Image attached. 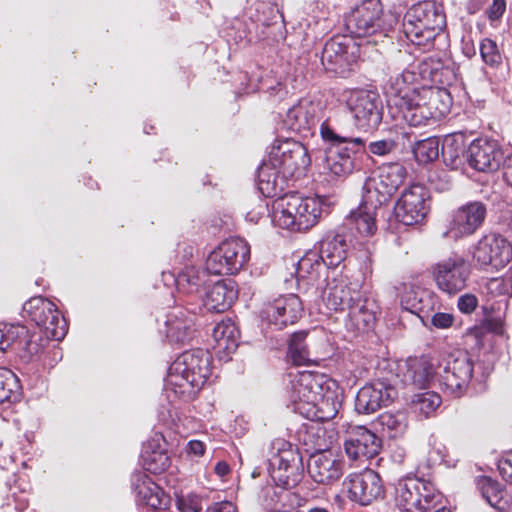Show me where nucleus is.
Masks as SVG:
<instances>
[{"mask_svg":"<svg viewBox=\"0 0 512 512\" xmlns=\"http://www.w3.org/2000/svg\"><path fill=\"white\" fill-rule=\"evenodd\" d=\"M454 316L450 313L437 312L431 317V324L438 329H447L453 325Z\"/></svg>","mask_w":512,"mask_h":512,"instance_id":"nucleus-60","label":"nucleus"},{"mask_svg":"<svg viewBox=\"0 0 512 512\" xmlns=\"http://www.w3.org/2000/svg\"><path fill=\"white\" fill-rule=\"evenodd\" d=\"M210 360V354L202 349L183 352L169 368L168 389L184 401L193 399L211 373Z\"/></svg>","mask_w":512,"mask_h":512,"instance_id":"nucleus-1","label":"nucleus"},{"mask_svg":"<svg viewBox=\"0 0 512 512\" xmlns=\"http://www.w3.org/2000/svg\"><path fill=\"white\" fill-rule=\"evenodd\" d=\"M306 331L295 332L291 335L288 345V356L297 366L308 365L312 362L309 346L306 342Z\"/></svg>","mask_w":512,"mask_h":512,"instance_id":"nucleus-42","label":"nucleus"},{"mask_svg":"<svg viewBox=\"0 0 512 512\" xmlns=\"http://www.w3.org/2000/svg\"><path fill=\"white\" fill-rule=\"evenodd\" d=\"M345 485L349 498L361 505H369L373 501L382 499L385 494L384 485L379 474L372 469L351 474Z\"/></svg>","mask_w":512,"mask_h":512,"instance_id":"nucleus-19","label":"nucleus"},{"mask_svg":"<svg viewBox=\"0 0 512 512\" xmlns=\"http://www.w3.org/2000/svg\"><path fill=\"white\" fill-rule=\"evenodd\" d=\"M441 500L434 485L417 477H406L398 481L395 501L402 512H426Z\"/></svg>","mask_w":512,"mask_h":512,"instance_id":"nucleus-6","label":"nucleus"},{"mask_svg":"<svg viewBox=\"0 0 512 512\" xmlns=\"http://www.w3.org/2000/svg\"><path fill=\"white\" fill-rule=\"evenodd\" d=\"M441 404V398L433 392H424L414 396L412 408L414 412L420 413L425 417L430 416Z\"/></svg>","mask_w":512,"mask_h":512,"instance_id":"nucleus-51","label":"nucleus"},{"mask_svg":"<svg viewBox=\"0 0 512 512\" xmlns=\"http://www.w3.org/2000/svg\"><path fill=\"white\" fill-rule=\"evenodd\" d=\"M383 7L380 0H364L346 18V29L357 38L368 37L382 30Z\"/></svg>","mask_w":512,"mask_h":512,"instance_id":"nucleus-14","label":"nucleus"},{"mask_svg":"<svg viewBox=\"0 0 512 512\" xmlns=\"http://www.w3.org/2000/svg\"><path fill=\"white\" fill-rule=\"evenodd\" d=\"M321 299L328 311L348 310L361 301L359 284L344 277L330 279L321 292Z\"/></svg>","mask_w":512,"mask_h":512,"instance_id":"nucleus-17","label":"nucleus"},{"mask_svg":"<svg viewBox=\"0 0 512 512\" xmlns=\"http://www.w3.org/2000/svg\"><path fill=\"white\" fill-rule=\"evenodd\" d=\"M303 312L300 298L295 294H289L275 299L264 306L261 318L269 325L281 330L289 324H294Z\"/></svg>","mask_w":512,"mask_h":512,"instance_id":"nucleus-21","label":"nucleus"},{"mask_svg":"<svg viewBox=\"0 0 512 512\" xmlns=\"http://www.w3.org/2000/svg\"><path fill=\"white\" fill-rule=\"evenodd\" d=\"M216 348L227 354L234 352L239 343V330L230 319L221 321L213 329Z\"/></svg>","mask_w":512,"mask_h":512,"instance_id":"nucleus-38","label":"nucleus"},{"mask_svg":"<svg viewBox=\"0 0 512 512\" xmlns=\"http://www.w3.org/2000/svg\"><path fill=\"white\" fill-rule=\"evenodd\" d=\"M4 330V349L5 351L15 345L19 349H25L28 353L33 354L37 352V349L32 347L31 342L28 340V331L24 326H14L6 327Z\"/></svg>","mask_w":512,"mask_h":512,"instance_id":"nucleus-46","label":"nucleus"},{"mask_svg":"<svg viewBox=\"0 0 512 512\" xmlns=\"http://www.w3.org/2000/svg\"><path fill=\"white\" fill-rule=\"evenodd\" d=\"M480 489L483 498L491 507L499 511L506 509L505 491L500 483L491 478H483L480 482Z\"/></svg>","mask_w":512,"mask_h":512,"instance_id":"nucleus-43","label":"nucleus"},{"mask_svg":"<svg viewBox=\"0 0 512 512\" xmlns=\"http://www.w3.org/2000/svg\"><path fill=\"white\" fill-rule=\"evenodd\" d=\"M477 304L478 300L476 296L467 293L459 297L457 306L462 313L470 314L476 309Z\"/></svg>","mask_w":512,"mask_h":512,"instance_id":"nucleus-58","label":"nucleus"},{"mask_svg":"<svg viewBox=\"0 0 512 512\" xmlns=\"http://www.w3.org/2000/svg\"><path fill=\"white\" fill-rule=\"evenodd\" d=\"M187 452L188 454L194 455V456H202L205 452V445L203 442L198 440H191L189 441L187 445Z\"/></svg>","mask_w":512,"mask_h":512,"instance_id":"nucleus-62","label":"nucleus"},{"mask_svg":"<svg viewBox=\"0 0 512 512\" xmlns=\"http://www.w3.org/2000/svg\"><path fill=\"white\" fill-rule=\"evenodd\" d=\"M350 48H354L350 39L346 37L332 38L324 45L321 61L323 64L328 63L331 65L330 69L341 68L349 63L353 56V52H349Z\"/></svg>","mask_w":512,"mask_h":512,"instance_id":"nucleus-33","label":"nucleus"},{"mask_svg":"<svg viewBox=\"0 0 512 512\" xmlns=\"http://www.w3.org/2000/svg\"><path fill=\"white\" fill-rule=\"evenodd\" d=\"M268 472L273 482L284 489L296 487L304 475L303 459L298 449L282 438L270 445Z\"/></svg>","mask_w":512,"mask_h":512,"instance_id":"nucleus-5","label":"nucleus"},{"mask_svg":"<svg viewBox=\"0 0 512 512\" xmlns=\"http://www.w3.org/2000/svg\"><path fill=\"white\" fill-rule=\"evenodd\" d=\"M321 212L319 198L289 194L274 201L272 221L283 229L305 231L317 223Z\"/></svg>","mask_w":512,"mask_h":512,"instance_id":"nucleus-4","label":"nucleus"},{"mask_svg":"<svg viewBox=\"0 0 512 512\" xmlns=\"http://www.w3.org/2000/svg\"><path fill=\"white\" fill-rule=\"evenodd\" d=\"M177 508L181 512H201L202 498L195 493L181 494L177 496Z\"/></svg>","mask_w":512,"mask_h":512,"instance_id":"nucleus-55","label":"nucleus"},{"mask_svg":"<svg viewBox=\"0 0 512 512\" xmlns=\"http://www.w3.org/2000/svg\"><path fill=\"white\" fill-rule=\"evenodd\" d=\"M141 457L144 469L153 474L162 473L170 466V458L167 452L159 446L156 447L153 443L144 447Z\"/></svg>","mask_w":512,"mask_h":512,"instance_id":"nucleus-41","label":"nucleus"},{"mask_svg":"<svg viewBox=\"0 0 512 512\" xmlns=\"http://www.w3.org/2000/svg\"><path fill=\"white\" fill-rule=\"evenodd\" d=\"M480 53L482 60L491 67H497L501 64L502 58L498 51L495 41L484 39L480 44Z\"/></svg>","mask_w":512,"mask_h":512,"instance_id":"nucleus-54","label":"nucleus"},{"mask_svg":"<svg viewBox=\"0 0 512 512\" xmlns=\"http://www.w3.org/2000/svg\"><path fill=\"white\" fill-rule=\"evenodd\" d=\"M470 272L469 263L462 256L453 255L435 264L433 278L441 291L453 295L466 287Z\"/></svg>","mask_w":512,"mask_h":512,"instance_id":"nucleus-13","label":"nucleus"},{"mask_svg":"<svg viewBox=\"0 0 512 512\" xmlns=\"http://www.w3.org/2000/svg\"><path fill=\"white\" fill-rule=\"evenodd\" d=\"M132 484L141 503L154 509L161 506L162 490L149 476L141 472L136 473L133 475Z\"/></svg>","mask_w":512,"mask_h":512,"instance_id":"nucleus-34","label":"nucleus"},{"mask_svg":"<svg viewBox=\"0 0 512 512\" xmlns=\"http://www.w3.org/2000/svg\"><path fill=\"white\" fill-rule=\"evenodd\" d=\"M415 80V71L406 70L400 75L391 77L385 86V92L387 95L388 106L393 109L399 103L396 101L398 98H404L406 93L417 91L420 88L412 86V82Z\"/></svg>","mask_w":512,"mask_h":512,"instance_id":"nucleus-36","label":"nucleus"},{"mask_svg":"<svg viewBox=\"0 0 512 512\" xmlns=\"http://www.w3.org/2000/svg\"><path fill=\"white\" fill-rule=\"evenodd\" d=\"M238 297V290L232 279L218 280L208 284L203 304L208 311L224 312Z\"/></svg>","mask_w":512,"mask_h":512,"instance_id":"nucleus-28","label":"nucleus"},{"mask_svg":"<svg viewBox=\"0 0 512 512\" xmlns=\"http://www.w3.org/2000/svg\"><path fill=\"white\" fill-rule=\"evenodd\" d=\"M398 395L391 380L379 378L363 386L356 395L355 409L358 413L370 414L389 405Z\"/></svg>","mask_w":512,"mask_h":512,"instance_id":"nucleus-15","label":"nucleus"},{"mask_svg":"<svg viewBox=\"0 0 512 512\" xmlns=\"http://www.w3.org/2000/svg\"><path fill=\"white\" fill-rule=\"evenodd\" d=\"M229 465L225 462H218L215 466V472L219 475V476H225L229 473Z\"/></svg>","mask_w":512,"mask_h":512,"instance_id":"nucleus-64","label":"nucleus"},{"mask_svg":"<svg viewBox=\"0 0 512 512\" xmlns=\"http://www.w3.org/2000/svg\"><path fill=\"white\" fill-rule=\"evenodd\" d=\"M206 512H237V509L232 502L221 501L209 506Z\"/></svg>","mask_w":512,"mask_h":512,"instance_id":"nucleus-61","label":"nucleus"},{"mask_svg":"<svg viewBox=\"0 0 512 512\" xmlns=\"http://www.w3.org/2000/svg\"><path fill=\"white\" fill-rule=\"evenodd\" d=\"M404 385L426 388L434 375V367L426 357L409 358L399 367Z\"/></svg>","mask_w":512,"mask_h":512,"instance_id":"nucleus-29","label":"nucleus"},{"mask_svg":"<svg viewBox=\"0 0 512 512\" xmlns=\"http://www.w3.org/2000/svg\"><path fill=\"white\" fill-rule=\"evenodd\" d=\"M446 27L443 6L436 1H420L404 15L403 31L412 44L429 49Z\"/></svg>","mask_w":512,"mask_h":512,"instance_id":"nucleus-3","label":"nucleus"},{"mask_svg":"<svg viewBox=\"0 0 512 512\" xmlns=\"http://www.w3.org/2000/svg\"><path fill=\"white\" fill-rule=\"evenodd\" d=\"M503 177L505 181L512 186V154L505 160L503 159Z\"/></svg>","mask_w":512,"mask_h":512,"instance_id":"nucleus-63","label":"nucleus"},{"mask_svg":"<svg viewBox=\"0 0 512 512\" xmlns=\"http://www.w3.org/2000/svg\"><path fill=\"white\" fill-rule=\"evenodd\" d=\"M346 106L352 114L355 124L361 129H375L382 121V100L373 91H350L346 98Z\"/></svg>","mask_w":512,"mask_h":512,"instance_id":"nucleus-10","label":"nucleus"},{"mask_svg":"<svg viewBox=\"0 0 512 512\" xmlns=\"http://www.w3.org/2000/svg\"><path fill=\"white\" fill-rule=\"evenodd\" d=\"M506 11V0H492L486 14L491 23L498 22Z\"/></svg>","mask_w":512,"mask_h":512,"instance_id":"nucleus-57","label":"nucleus"},{"mask_svg":"<svg viewBox=\"0 0 512 512\" xmlns=\"http://www.w3.org/2000/svg\"><path fill=\"white\" fill-rule=\"evenodd\" d=\"M208 273L207 269L186 268L176 278L178 290L186 294L199 293L202 287L208 286Z\"/></svg>","mask_w":512,"mask_h":512,"instance_id":"nucleus-39","label":"nucleus"},{"mask_svg":"<svg viewBox=\"0 0 512 512\" xmlns=\"http://www.w3.org/2000/svg\"><path fill=\"white\" fill-rule=\"evenodd\" d=\"M322 261L318 252L309 251L298 262L297 275L300 278H305L314 272H317L322 265Z\"/></svg>","mask_w":512,"mask_h":512,"instance_id":"nucleus-52","label":"nucleus"},{"mask_svg":"<svg viewBox=\"0 0 512 512\" xmlns=\"http://www.w3.org/2000/svg\"><path fill=\"white\" fill-rule=\"evenodd\" d=\"M376 425L381 427L383 432H387L389 437L394 438L405 432L408 425L407 416L401 411L385 412L378 416Z\"/></svg>","mask_w":512,"mask_h":512,"instance_id":"nucleus-44","label":"nucleus"},{"mask_svg":"<svg viewBox=\"0 0 512 512\" xmlns=\"http://www.w3.org/2000/svg\"><path fill=\"white\" fill-rule=\"evenodd\" d=\"M290 388L288 390L292 409L299 414L302 405L315 401L319 393L324 391V377L321 374L310 371H301L289 374Z\"/></svg>","mask_w":512,"mask_h":512,"instance_id":"nucleus-18","label":"nucleus"},{"mask_svg":"<svg viewBox=\"0 0 512 512\" xmlns=\"http://www.w3.org/2000/svg\"><path fill=\"white\" fill-rule=\"evenodd\" d=\"M465 145L454 137H446L442 144V158L446 166L457 170L463 164Z\"/></svg>","mask_w":512,"mask_h":512,"instance_id":"nucleus-45","label":"nucleus"},{"mask_svg":"<svg viewBox=\"0 0 512 512\" xmlns=\"http://www.w3.org/2000/svg\"><path fill=\"white\" fill-rule=\"evenodd\" d=\"M308 471L315 482L329 485L341 478L343 463L331 450L319 451L311 455Z\"/></svg>","mask_w":512,"mask_h":512,"instance_id":"nucleus-27","label":"nucleus"},{"mask_svg":"<svg viewBox=\"0 0 512 512\" xmlns=\"http://www.w3.org/2000/svg\"><path fill=\"white\" fill-rule=\"evenodd\" d=\"M320 135L325 143L329 146L343 147L352 146L363 149L364 140L359 137H352L338 126H336L331 120H326L320 125Z\"/></svg>","mask_w":512,"mask_h":512,"instance_id":"nucleus-37","label":"nucleus"},{"mask_svg":"<svg viewBox=\"0 0 512 512\" xmlns=\"http://www.w3.org/2000/svg\"><path fill=\"white\" fill-rule=\"evenodd\" d=\"M466 159L473 169L480 172H492L500 167L504 155L496 142L478 139L469 145Z\"/></svg>","mask_w":512,"mask_h":512,"instance_id":"nucleus-25","label":"nucleus"},{"mask_svg":"<svg viewBox=\"0 0 512 512\" xmlns=\"http://www.w3.org/2000/svg\"><path fill=\"white\" fill-rule=\"evenodd\" d=\"M498 471L504 480L512 484V451L498 461Z\"/></svg>","mask_w":512,"mask_h":512,"instance_id":"nucleus-59","label":"nucleus"},{"mask_svg":"<svg viewBox=\"0 0 512 512\" xmlns=\"http://www.w3.org/2000/svg\"><path fill=\"white\" fill-rule=\"evenodd\" d=\"M412 150L415 159L419 163L426 164L432 162L439 156V139L436 137H428L417 141Z\"/></svg>","mask_w":512,"mask_h":512,"instance_id":"nucleus-49","label":"nucleus"},{"mask_svg":"<svg viewBox=\"0 0 512 512\" xmlns=\"http://www.w3.org/2000/svg\"><path fill=\"white\" fill-rule=\"evenodd\" d=\"M428 195L421 185L405 189L394 207L396 218L404 225L420 223L428 213Z\"/></svg>","mask_w":512,"mask_h":512,"instance_id":"nucleus-16","label":"nucleus"},{"mask_svg":"<svg viewBox=\"0 0 512 512\" xmlns=\"http://www.w3.org/2000/svg\"><path fill=\"white\" fill-rule=\"evenodd\" d=\"M192 319L167 321V337L177 343H185L192 339L194 334Z\"/></svg>","mask_w":512,"mask_h":512,"instance_id":"nucleus-48","label":"nucleus"},{"mask_svg":"<svg viewBox=\"0 0 512 512\" xmlns=\"http://www.w3.org/2000/svg\"><path fill=\"white\" fill-rule=\"evenodd\" d=\"M381 439L364 426H355L348 431L344 442L346 455L353 461L364 462L379 454Z\"/></svg>","mask_w":512,"mask_h":512,"instance_id":"nucleus-22","label":"nucleus"},{"mask_svg":"<svg viewBox=\"0 0 512 512\" xmlns=\"http://www.w3.org/2000/svg\"><path fill=\"white\" fill-rule=\"evenodd\" d=\"M407 174V169L399 162L381 165L377 174L364 183L366 201L372 205L385 204L404 183Z\"/></svg>","mask_w":512,"mask_h":512,"instance_id":"nucleus-8","label":"nucleus"},{"mask_svg":"<svg viewBox=\"0 0 512 512\" xmlns=\"http://www.w3.org/2000/svg\"><path fill=\"white\" fill-rule=\"evenodd\" d=\"M418 74L422 80L430 81L434 84L444 85L449 82L452 71L444 67L440 60L433 58L423 59L417 66Z\"/></svg>","mask_w":512,"mask_h":512,"instance_id":"nucleus-40","label":"nucleus"},{"mask_svg":"<svg viewBox=\"0 0 512 512\" xmlns=\"http://www.w3.org/2000/svg\"><path fill=\"white\" fill-rule=\"evenodd\" d=\"M348 243L341 234L329 233L320 242L318 252L324 265L329 268L337 267L346 258Z\"/></svg>","mask_w":512,"mask_h":512,"instance_id":"nucleus-32","label":"nucleus"},{"mask_svg":"<svg viewBox=\"0 0 512 512\" xmlns=\"http://www.w3.org/2000/svg\"><path fill=\"white\" fill-rule=\"evenodd\" d=\"M250 258V246L240 237L224 240L207 257L206 269L213 275L238 273Z\"/></svg>","mask_w":512,"mask_h":512,"instance_id":"nucleus-7","label":"nucleus"},{"mask_svg":"<svg viewBox=\"0 0 512 512\" xmlns=\"http://www.w3.org/2000/svg\"><path fill=\"white\" fill-rule=\"evenodd\" d=\"M486 294L493 298L501 297L503 302H506L507 297L510 295L512 285L510 281L504 278H492L485 286Z\"/></svg>","mask_w":512,"mask_h":512,"instance_id":"nucleus-53","label":"nucleus"},{"mask_svg":"<svg viewBox=\"0 0 512 512\" xmlns=\"http://www.w3.org/2000/svg\"><path fill=\"white\" fill-rule=\"evenodd\" d=\"M23 311L44 330L45 336L56 341L62 340L67 333V324L61 318L56 305L41 296L30 298L23 306Z\"/></svg>","mask_w":512,"mask_h":512,"instance_id":"nucleus-11","label":"nucleus"},{"mask_svg":"<svg viewBox=\"0 0 512 512\" xmlns=\"http://www.w3.org/2000/svg\"><path fill=\"white\" fill-rule=\"evenodd\" d=\"M366 152L365 143L363 149L358 147L329 146L326 149L324 167L328 174L335 178H346L358 167V156Z\"/></svg>","mask_w":512,"mask_h":512,"instance_id":"nucleus-24","label":"nucleus"},{"mask_svg":"<svg viewBox=\"0 0 512 512\" xmlns=\"http://www.w3.org/2000/svg\"><path fill=\"white\" fill-rule=\"evenodd\" d=\"M288 178L273 166L271 160H265L258 169L257 185L265 197L279 196L287 186Z\"/></svg>","mask_w":512,"mask_h":512,"instance_id":"nucleus-30","label":"nucleus"},{"mask_svg":"<svg viewBox=\"0 0 512 512\" xmlns=\"http://www.w3.org/2000/svg\"><path fill=\"white\" fill-rule=\"evenodd\" d=\"M268 158L288 179L304 175L311 164L307 148L292 139L274 143Z\"/></svg>","mask_w":512,"mask_h":512,"instance_id":"nucleus-9","label":"nucleus"},{"mask_svg":"<svg viewBox=\"0 0 512 512\" xmlns=\"http://www.w3.org/2000/svg\"><path fill=\"white\" fill-rule=\"evenodd\" d=\"M20 396V385L16 375L9 369L0 367V404L16 401Z\"/></svg>","mask_w":512,"mask_h":512,"instance_id":"nucleus-47","label":"nucleus"},{"mask_svg":"<svg viewBox=\"0 0 512 512\" xmlns=\"http://www.w3.org/2000/svg\"><path fill=\"white\" fill-rule=\"evenodd\" d=\"M396 101L399 104L395 108L411 127L435 124L449 112L451 106V97L446 89L431 87H421Z\"/></svg>","mask_w":512,"mask_h":512,"instance_id":"nucleus-2","label":"nucleus"},{"mask_svg":"<svg viewBox=\"0 0 512 512\" xmlns=\"http://www.w3.org/2000/svg\"><path fill=\"white\" fill-rule=\"evenodd\" d=\"M473 257L480 266L503 268L512 258V247L500 235H485L475 246Z\"/></svg>","mask_w":512,"mask_h":512,"instance_id":"nucleus-20","label":"nucleus"},{"mask_svg":"<svg viewBox=\"0 0 512 512\" xmlns=\"http://www.w3.org/2000/svg\"><path fill=\"white\" fill-rule=\"evenodd\" d=\"M395 148L396 143L391 139L374 141L368 146L369 152L377 156H385L394 151Z\"/></svg>","mask_w":512,"mask_h":512,"instance_id":"nucleus-56","label":"nucleus"},{"mask_svg":"<svg viewBox=\"0 0 512 512\" xmlns=\"http://www.w3.org/2000/svg\"><path fill=\"white\" fill-rule=\"evenodd\" d=\"M338 413V403L335 398L330 394H318L315 401L310 404L302 405L299 408V414L304 418L312 421H329L333 419Z\"/></svg>","mask_w":512,"mask_h":512,"instance_id":"nucleus-31","label":"nucleus"},{"mask_svg":"<svg viewBox=\"0 0 512 512\" xmlns=\"http://www.w3.org/2000/svg\"><path fill=\"white\" fill-rule=\"evenodd\" d=\"M472 375L473 362L467 351L455 350L444 359L441 383L453 397L464 394Z\"/></svg>","mask_w":512,"mask_h":512,"instance_id":"nucleus-12","label":"nucleus"},{"mask_svg":"<svg viewBox=\"0 0 512 512\" xmlns=\"http://www.w3.org/2000/svg\"><path fill=\"white\" fill-rule=\"evenodd\" d=\"M320 115V103L305 98L287 111L284 124L289 130L306 136L316 127Z\"/></svg>","mask_w":512,"mask_h":512,"instance_id":"nucleus-26","label":"nucleus"},{"mask_svg":"<svg viewBox=\"0 0 512 512\" xmlns=\"http://www.w3.org/2000/svg\"><path fill=\"white\" fill-rule=\"evenodd\" d=\"M382 205H372L366 201V194L363 193L362 201L356 211L350 214V220L357 231L364 236H371L377 230L376 212Z\"/></svg>","mask_w":512,"mask_h":512,"instance_id":"nucleus-35","label":"nucleus"},{"mask_svg":"<svg viewBox=\"0 0 512 512\" xmlns=\"http://www.w3.org/2000/svg\"><path fill=\"white\" fill-rule=\"evenodd\" d=\"M348 316L358 331L364 332L372 328L375 315L363 304V299L357 301L349 309Z\"/></svg>","mask_w":512,"mask_h":512,"instance_id":"nucleus-50","label":"nucleus"},{"mask_svg":"<svg viewBox=\"0 0 512 512\" xmlns=\"http://www.w3.org/2000/svg\"><path fill=\"white\" fill-rule=\"evenodd\" d=\"M486 213V205L480 201L462 205L454 212L446 235L454 239L472 235L483 224Z\"/></svg>","mask_w":512,"mask_h":512,"instance_id":"nucleus-23","label":"nucleus"}]
</instances>
